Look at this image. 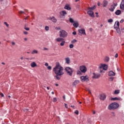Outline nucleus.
Here are the masks:
<instances>
[{"label": "nucleus", "mask_w": 124, "mask_h": 124, "mask_svg": "<svg viewBox=\"0 0 124 124\" xmlns=\"http://www.w3.org/2000/svg\"><path fill=\"white\" fill-rule=\"evenodd\" d=\"M53 71L56 74V75H59L62 76L63 75L64 73L63 72V67H62L60 63H57L55 67L53 68Z\"/></svg>", "instance_id": "obj_1"}, {"label": "nucleus", "mask_w": 124, "mask_h": 124, "mask_svg": "<svg viewBox=\"0 0 124 124\" xmlns=\"http://www.w3.org/2000/svg\"><path fill=\"white\" fill-rule=\"evenodd\" d=\"M120 107V105L117 103H112L110 104L108 107V110H115V109H118Z\"/></svg>", "instance_id": "obj_2"}, {"label": "nucleus", "mask_w": 124, "mask_h": 124, "mask_svg": "<svg viewBox=\"0 0 124 124\" xmlns=\"http://www.w3.org/2000/svg\"><path fill=\"white\" fill-rule=\"evenodd\" d=\"M68 33L66 31L64 30H61L59 31V36L60 37H62V38H65L68 36Z\"/></svg>", "instance_id": "obj_3"}, {"label": "nucleus", "mask_w": 124, "mask_h": 124, "mask_svg": "<svg viewBox=\"0 0 124 124\" xmlns=\"http://www.w3.org/2000/svg\"><path fill=\"white\" fill-rule=\"evenodd\" d=\"M100 73H102V71L101 69H103V70H107L108 68V66L105 64H101L99 66Z\"/></svg>", "instance_id": "obj_4"}, {"label": "nucleus", "mask_w": 124, "mask_h": 124, "mask_svg": "<svg viewBox=\"0 0 124 124\" xmlns=\"http://www.w3.org/2000/svg\"><path fill=\"white\" fill-rule=\"evenodd\" d=\"M65 70L67 72V74L70 76H72V73H73V70L69 67H66L65 68Z\"/></svg>", "instance_id": "obj_5"}, {"label": "nucleus", "mask_w": 124, "mask_h": 124, "mask_svg": "<svg viewBox=\"0 0 124 124\" xmlns=\"http://www.w3.org/2000/svg\"><path fill=\"white\" fill-rule=\"evenodd\" d=\"M79 70L82 73H86L87 72V67L85 65H82L79 67Z\"/></svg>", "instance_id": "obj_6"}, {"label": "nucleus", "mask_w": 124, "mask_h": 124, "mask_svg": "<svg viewBox=\"0 0 124 124\" xmlns=\"http://www.w3.org/2000/svg\"><path fill=\"white\" fill-rule=\"evenodd\" d=\"M80 79L82 82H88L89 77L88 76H81L80 77Z\"/></svg>", "instance_id": "obj_7"}, {"label": "nucleus", "mask_w": 124, "mask_h": 124, "mask_svg": "<svg viewBox=\"0 0 124 124\" xmlns=\"http://www.w3.org/2000/svg\"><path fill=\"white\" fill-rule=\"evenodd\" d=\"M79 35H82V34H84L86 35V32L85 29H80L78 30Z\"/></svg>", "instance_id": "obj_8"}, {"label": "nucleus", "mask_w": 124, "mask_h": 124, "mask_svg": "<svg viewBox=\"0 0 124 124\" xmlns=\"http://www.w3.org/2000/svg\"><path fill=\"white\" fill-rule=\"evenodd\" d=\"M118 5V3H113L111 7L110 8H109L110 11H111V12H113L114 11V9H115V7L117 6Z\"/></svg>", "instance_id": "obj_9"}, {"label": "nucleus", "mask_w": 124, "mask_h": 124, "mask_svg": "<svg viewBox=\"0 0 124 124\" xmlns=\"http://www.w3.org/2000/svg\"><path fill=\"white\" fill-rule=\"evenodd\" d=\"M87 14H88V15H89L90 17H92V18H94V14L93 13V12L88 11Z\"/></svg>", "instance_id": "obj_10"}, {"label": "nucleus", "mask_w": 124, "mask_h": 124, "mask_svg": "<svg viewBox=\"0 0 124 124\" xmlns=\"http://www.w3.org/2000/svg\"><path fill=\"white\" fill-rule=\"evenodd\" d=\"M99 77H100V74H95L94 73H93V78L98 79V78H99Z\"/></svg>", "instance_id": "obj_11"}, {"label": "nucleus", "mask_w": 124, "mask_h": 124, "mask_svg": "<svg viewBox=\"0 0 124 124\" xmlns=\"http://www.w3.org/2000/svg\"><path fill=\"white\" fill-rule=\"evenodd\" d=\"M120 9L124 11V0H122L120 5Z\"/></svg>", "instance_id": "obj_12"}, {"label": "nucleus", "mask_w": 124, "mask_h": 124, "mask_svg": "<svg viewBox=\"0 0 124 124\" xmlns=\"http://www.w3.org/2000/svg\"><path fill=\"white\" fill-rule=\"evenodd\" d=\"M60 14L61 15V17H62V16H65V15H66V14H67V13H66V12L65 11H62L60 12Z\"/></svg>", "instance_id": "obj_13"}, {"label": "nucleus", "mask_w": 124, "mask_h": 124, "mask_svg": "<svg viewBox=\"0 0 124 124\" xmlns=\"http://www.w3.org/2000/svg\"><path fill=\"white\" fill-rule=\"evenodd\" d=\"M73 26H74V28H78L79 27V22H78L77 21H75Z\"/></svg>", "instance_id": "obj_14"}, {"label": "nucleus", "mask_w": 124, "mask_h": 124, "mask_svg": "<svg viewBox=\"0 0 124 124\" xmlns=\"http://www.w3.org/2000/svg\"><path fill=\"white\" fill-rule=\"evenodd\" d=\"M64 8V9H66V10H71V7H70V5L68 4H66Z\"/></svg>", "instance_id": "obj_15"}, {"label": "nucleus", "mask_w": 124, "mask_h": 124, "mask_svg": "<svg viewBox=\"0 0 124 124\" xmlns=\"http://www.w3.org/2000/svg\"><path fill=\"white\" fill-rule=\"evenodd\" d=\"M120 27V22L119 21H116L115 23V24L114 25V29H117V28H119Z\"/></svg>", "instance_id": "obj_16"}, {"label": "nucleus", "mask_w": 124, "mask_h": 124, "mask_svg": "<svg viewBox=\"0 0 124 124\" xmlns=\"http://www.w3.org/2000/svg\"><path fill=\"white\" fill-rule=\"evenodd\" d=\"M65 63L67 64H69L70 63V58L69 57H67L65 58Z\"/></svg>", "instance_id": "obj_17"}, {"label": "nucleus", "mask_w": 124, "mask_h": 124, "mask_svg": "<svg viewBox=\"0 0 124 124\" xmlns=\"http://www.w3.org/2000/svg\"><path fill=\"white\" fill-rule=\"evenodd\" d=\"M108 76H115V75H116V74H115V73L112 71H110L108 72Z\"/></svg>", "instance_id": "obj_18"}, {"label": "nucleus", "mask_w": 124, "mask_h": 124, "mask_svg": "<svg viewBox=\"0 0 124 124\" xmlns=\"http://www.w3.org/2000/svg\"><path fill=\"white\" fill-rule=\"evenodd\" d=\"M96 7L95 6H93L92 7H88L87 8V10H88V11H93V10H94V9H95V8Z\"/></svg>", "instance_id": "obj_19"}, {"label": "nucleus", "mask_w": 124, "mask_h": 124, "mask_svg": "<svg viewBox=\"0 0 124 124\" xmlns=\"http://www.w3.org/2000/svg\"><path fill=\"white\" fill-rule=\"evenodd\" d=\"M111 100H113V101L118 100V101H120V100H122V99L121 98V97H114V98H111Z\"/></svg>", "instance_id": "obj_20"}, {"label": "nucleus", "mask_w": 124, "mask_h": 124, "mask_svg": "<svg viewBox=\"0 0 124 124\" xmlns=\"http://www.w3.org/2000/svg\"><path fill=\"white\" fill-rule=\"evenodd\" d=\"M63 40H64V39H63V38H62V37H59V38H57V39H56V41L57 42H61V41H63Z\"/></svg>", "instance_id": "obj_21"}, {"label": "nucleus", "mask_w": 124, "mask_h": 124, "mask_svg": "<svg viewBox=\"0 0 124 124\" xmlns=\"http://www.w3.org/2000/svg\"><path fill=\"white\" fill-rule=\"evenodd\" d=\"M49 19L53 23H57V19H56V18L55 17L53 16L52 17H50Z\"/></svg>", "instance_id": "obj_22"}, {"label": "nucleus", "mask_w": 124, "mask_h": 124, "mask_svg": "<svg viewBox=\"0 0 124 124\" xmlns=\"http://www.w3.org/2000/svg\"><path fill=\"white\" fill-rule=\"evenodd\" d=\"M105 98H106V95H105L104 94H102V95H100V99L101 100H104V99H105Z\"/></svg>", "instance_id": "obj_23"}, {"label": "nucleus", "mask_w": 124, "mask_h": 124, "mask_svg": "<svg viewBox=\"0 0 124 124\" xmlns=\"http://www.w3.org/2000/svg\"><path fill=\"white\" fill-rule=\"evenodd\" d=\"M31 67H35V66H37V65L36 64V63H35V62H33L31 63Z\"/></svg>", "instance_id": "obj_24"}, {"label": "nucleus", "mask_w": 124, "mask_h": 124, "mask_svg": "<svg viewBox=\"0 0 124 124\" xmlns=\"http://www.w3.org/2000/svg\"><path fill=\"white\" fill-rule=\"evenodd\" d=\"M108 4V1L106 0H104L103 4V7H106Z\"/></svg>", "instance_id": "obj_25"}, {"label": "nucleus", "mask_w": 124, "mask_h": 124, "mask_svg": "<svg viewBox=\"0 0 124 124\" xmlns=\"http://www.w3.org/2000/svg\"><path fill=\"white\" fill-rule=\"evenodd\" d=\"M122 13V12L120 10H118L115 12L116 15H120Z\"/></svg>", "instance_id": "obj_26"}, {"label": "nucleus", "mask_w": 124, "mask_h": 124, "mask_svg": "<svg viewBox=\"0 0 124 124\" xmlns=\"http://www.w3.org/2000/svg\"><path fill=\"white\" fill-rule=\"evenodd\" d=\"M27 27H28V24H25L24 25V30H25L26 31H30V28Z\"/></svg>", "instance_id": "obj_27"}, {"label": "nucleus", "mask_w": 124, "mask_h": 124, "mask_svg": "<svg viewBox=\"0 0 124 124\" xmlns=\"http://www.w3.org/2000/svg\"><path fill=\"white\" fill-rule=\"evenodd\" d=\"M115 30H116V31L118 33H121V29L120 28L117 27V28H115Z\"/></svg>", "instance_id": "obj_28"}, {"label": "nucleus", "mask_w": 124, "mask_h": 124, "mask_svg": "<svg viewBox=\"0 0 124 124\" xmlns=\"http://www.w3.org/2000/svg\"><path fill=\"white\" fill-rule=\"evenodd\" d=\"M119 93H120V90H116L114 91V94H119Z\"/></svg>", "instance_id": "obj_29"}, {"label": "nucleus", "mask_w": 124, "mask_h": 124, "mask_svg": "<svg viewBox=\"0 0 124 124\" xmlns=\"http://www.w3.org/2000/svg\"><path fill=\"white\" fill-rule=\"evenodd\" d=\"M110 61V58L108 57H106L105 58V62H108Z\"/></svg>", "instance_id": "obj_30"}, {"label": "nucleus", "mask_w": 124, "mask_h": 124, "mask_svg": "<svg viewBox=\"0 0 124 124\" xmlns=\"http://www.w3.org/2000/svg\"><path fill=\"white\" fill-rule=\"evenodd\" d=\"M79 80H75L73 83V86H76L77 84H79Z\"/></svg>", "instance_id": "obj_31"}, {"label": "nucleus", "mask_w": 124, "mask_h": 124, "mask_svg": "<svg viewBox=\"0 0 124 124\" xmlns=\"http://www.w3.org/2000/svg\"><path fill=\"white\" fill-rule=\"evenodd\" d=\"M64 44H65V41L64 40L62 41V42L60 43V45L61 46H64Z\"/></svg>", "instance_id": "obj_32"}, {"label": "nucleus", "mask_w": 124, "mask_h": 124, "mask_svg": "<svg viewBox=\"0 0 124 124\" xmlns=\"http://www.w3.org/2000/svg\"><path fill=\"white\" fill-rule=\"evenodd\" d=\"M69 21L70 23H74V22H75V21H74V20L72 18H70L69 19Z\"/></svg>", "instance_id": "obj_33"}, {"label": "nucleus", "mask_w": 124, "mask_h": 124, "mask_svg": "<svg viewBox=\"0 0 124 124\" xmlns=\"http://www.w3.org/2000/svg\"><path fill=\"white\" fill-rule=\"evenodd\" d=\"M37 53H38V51L36 50H33L32 52H31V54H37Z\"/></svg>", "instance_id": "obj_34"}, {"label": "nucleus", "mask_w": 124, "mask_h": 124, "mask_svg": "<svg viewBox=\"0 0 124 124\" xmlns=\"http://www.w3.org/2000/svg\"><path fill=\"white\" fill-rule=\"evenodd\" d=\"M55 77L57 80H60V79H61V76L59 75H57Z\"/></svg>", "instance_id": "obj_35"}, {"label": "nucleus", "mask_w": 124, "mask_h": 124, "mask_svg": "<svg viewBox=\"0 0 124 124\" xmlns=\"http://www.w3.org/2000/svg\"><path fill=\"white\" fill-rule=\"evenodd\" d=\"M111 117H115V116H116V114H115V112H112L111 113Z\"/></svg>", "instance_id": "obj_36"}, {"label": "nucleus", "mask_w": 124, "mask_h": 124, "mask_svg": "<svg viewBox=\"0 0 124 124\" xmlns=\"http://www.w3.org/2000/svg\"><path fill=\"white\" fill-rule=\"evenodd\" d=\"M4 25H5V26H6L7 28H9V24H7V22H4Z\"/></svg>", "instance_id": "obj_37"}, {"label": "nucleus", "mask_w": 124, "mask_h": 124, "mask_svg": "<svg viewBox=\"0 0 124 124\" xmlns=\"http://www.w3.org/2000/svg\"><path fill=\"white\" fill-rule=\"evenodd\" d=\"M74 47V45H73V44H70L69 45V48H70L71 49H72V48Z\"/></svg>", "instance_id": "obj_38"}, {"label": "nucleus", "mask_w": 124, "mask_h": 124, "mask_svg": "<svg viewBox=\"0 0 124 124\" xmlns=\"http://www.w3.org/2000/svg\"><path fill=\"white\" fill-rule=\"evenodd\" d=\"M77 41V40H76V39H74L73 41H71V43L74 44V43H76Z\"/></svg>", "instance_id": "obj_39"}, {"label": "nucleus", "mask_w": 124, "mask_h": 124, "mask_svg": "<svg viewBox=\"0 0 124 124\" xmlns=\"http://www.w3.org/2000/svg\"><path fill=\"white\" fill-rule=\"evenodd\" d=\"M108 23H112V22H113V19H108Z\"/></svg>", "instance_id": "obj_40"}, {"label": "nucleus", "mask_w": 124, "mask_h": 124, "mask_svg": "<svg viewBox=\"0 0 124 124\" xmlns=\"http://www.w3.org/2000/svg\"><path fill=\"white\" fill-rule=\"evenodd\" d=\"M45 29L46 31H49V27L48 26H46Z\"/></svg>", "instance_id": "obj_41"}, {"label": "nucleus", "mask_w": 124, "mask_h": 124, "mask_svg": "<svg viewBox=\"0 0 124 124\" xmlns=\"http://www.w3.org/2000/svg\"><path fill=\"white\" fill-rule=\"evenodd\" d=\"M81 72H81V71H79V70H78V71H77V74H78V75H80L81 74Z\"/></svg>", "instance_id": "obj_42"}, {"label": "nucleus", "mask_w": 124, "mask_h": 124, "mask_svg": "<svg viewBox=\"0 0 124 124\" xmlns=\"http://www.w3.org/2000/svg\"><path fill=\"white\" fill-rule=\"evenodd\" d=\"M75 114H76V115H79V111L77 110L75 111Z\"/></svg>", "instance_id": "obj_43"}, {"label": "nucleus", "mask_w": 124, "mask_h": 124, "mask_svg": "<svg viewBox=\"0 0 124 124\" xmlns=\"http://www.w3.org/2000/svg\"><path fill=\"white\" fill-rule=\"evenodd\" d=\"M47 69L48 70H51L52 69V67H51V66H47Z\"/></svg>", "instance_id": "obj_44"}, {"label": "nucleus", "mask_w": 124, "mask_h": 124, "mask_svg": "<svg viewBox=\"0 0 124 124\" xmlns=\"http://www.w3.org/2000/svg\"><path fill=\"white\" fill-rule=\"evenodd\" d=\"M53 101V102H57V98H54Z\"/></svg>", "instance_id": "obj_45"}, {"label": "nucleus", "mask_w": 124, "mask_h": 124, "mask_svg": "<svg viewBox=\"0 0 124 124\" xmlns=\"http://www.w3.org/2000/svg\"><path fill=\"white\" fill-rule=\"evenodd\" d=\"M55 30H56L57 31H61V28H60V27H56V28H55Z\"/></svg>", "instance_id": "obj_46"}, {"label": "nucleus", "mask_w": 124, "mask_h": 124, "mask_svg": "<svg viewBox=\"0 0 124 124\" xmlns=\"http://www.w3.org/2000/svg\"><path fill=\"white\" fill-rule=\"evenodd\" d=\"M24 13H25L24 11H20L19 12V14H24Z\"/></svg>", "instance_id": "obj_47"}, {"label": "nucleus", "mask_w": 124, "mask_h": 124, "mask_svg": "<svg viewBox=\"0 0 124 124\" xmlns=\"http://www.w3.org/2000/svg\"><path fill=\"white\" fill-rule=\"evenodd\" d=\"M23 33H24V34L27 35V34H28L29 33H28V31H23Z\"/></svg>", "instance_id": "obj_48"}, {"label": "nucleus", "mask_w": 124, "mask_h": 124, "mask_svg": "<svg viewBox=\"0 0 124 124\" xmlns=\"http://www.w3.org/2000/svg\"><path fill=\"white\" fill-rule=\"evenodd\" d=\"M113 80H114V78L111 77L109 78V81H113Z\"/></svg>", "instance_id": "obj_49"}, {"label": "nucleus", "mask_w": 124, "mask_h": 124, "mask_svg": "<svg viewBox=\"0 0 124 124\" xmlns=\"http://www.w3.org/2000/svg\"><path fill=\"white\" fill-rule=\"evenodd\" d=\"M0 95H1V96L2 97H3V96H4V95L3 93H0Z\"/></svg>", "instance_id": "obj_50"}, {"label": "nucleus", "mask_w": 124, "mask_h": 124, "mask_svg": "<svg viewBox=\"0 0 124 124\" xmlns=\"http://www.w3.org/2000/svg\"><path fill=\"white\" fill-rule=\"evenodd\" d=\"M119 56V55L118 54V53H116L115 55V58H118V56Z\"/></svg>", "instance_id": "obj_51"}, {"label": "nucleus", "mask_w": 124, "mask_h": 124, "mask_svg": "<svg viewBox=\"0 0 124 124\" xmlns=\"http://www.w3.org/2000/svg\"><path fill=\"white\" fill-rule=\"evenodd\" d=\"M73 34L74 35H76V31H74V32H73Z\"/></svg>", "instance_id": "obj_52"}, {"label": "nucleus", "mask_w": 124, "mask_h": 124, "mask_svg": "<svg viewBox=\"0 0 124 124\" xmlns=\"http://www.w3.org/2000/svg\"><path fill=\"white\" fill-rule=\"evenodd\" d=\"M45 65L46 66H48V63L46 62V63L45 64Z\"/></svg>", "instance_id": "obj_53"}, {"label": "nucleus", "mask_w": 124, "mask_h": 124, "mask_svg": "<svg viewBox=\"0 0 124 124\" xmlns=\"http://www.w3.org/2000/svg\"><path fill=\"white\" fill-rule=\"evenodd\" d=\"M24 41H27V40H28V38H24Z\"/></svg>", "instance_id": "obj_54"}, {"label": "nucleus", "mask_w": 124, "mask_h": 124, "mask_svg": "<svg viewBox=\"0 0 124 124\" xmlns=\"http://www.w3.org/2000/svg\"><path fill=\"white\" fill-rule=\"evenodd\" d=\"M12 45H15V42H12Z\"/></svg>", "instance_id": "obj_55"}, {"label": "nucleus", "mask_w": 124, "mask_h": 124, "mask_svg": "<svg viewBox=\"0 0 124 124\" xmlns=\"http://www.w3.org/2000/svg\"><path fill=\"white\" fill-rule=\"evenodd\" d=\"M97 5H98V6H100V3L99 2H98Z\"/></svg>", "instance_id": "obj_56"}, {"label": "nucleus", "mask_w": 124, "mask_h": 124, "mask_svg": "<svg viewBox=\"0 0 124 124\" xmlns=\"http://www.w3.org/2000/svg\"><path fill=\"white\" fill-rule=\"evenodd\" d=\"M120 23H124V19H122V20L120 21Z\"/></svg>", "instance_id": "obj_57"}, {"label": "nucleus", "mask_w": 124, "mask_h": 124, "mask_svg": "<svg viewBox=\"0 0 124 124\" xmlns=\"http://www.w3.org/2000/svg\"><path fill=\"white\" fill-rule=\"evenodd\" d=\"M29 16H27L25 18V20H27L29 18Z\"/></svg>", "instance_id": "obj_58"}, {"label": "nucleus", "mask_w": 124, "mask_h": 124, "mask_svg": "<svg viewBox=\"0 0 124 124\" xmlns=\"http://www.w3.org/2000/svg\"><path fill=\"white\" fill-rule=\"evenodd\" d=\"M121 31H122V32H124V29H122Z\"/></svg>", "instance_id": "obj_59"}, {"label": "nucleus", "mask_w": 124, "mask_h": 124, "mask_svg": "<svg viewBox=\"0 0 124 124\" xmlns=\"http://www.w3.org/2000/svg\"><path fill=\"white\" fill-rule=\"evenodd\" d=\"M65 107L66 108H67V105H66V104H65Z\"/></svg>", "instance_id": "obj_60"}, {"label": "nucleus", "mask_w": 124, "mask_h": 124, "mask_svg": "<svg viewBox=\"0 0 124 124\" xmlns=\"http://www.w3.org/2000/svg\"><path fill=\"white\" fill-rule=\"evenodd\" d=\"M1 64H3V65H5V63L3 62L1 63Z\"/></svg>", "instance_id": "obj_61"}, {"label": "nucleus", "mask_w": 124, "mask_h": 124, "mask_svg": "<svg viewBox=\"0 0 124 124\" xmlns=\"http://www.w3.org/2000/svg\"><path fill=\"white\" fill-rule=\"evenodd\" d=\"M117 70H118V71H120V68H117Z\"/></svg>", "instance_id": "obj_62"}, {"label": "nucleus", "mask_w": 124, "mask_h": 124, "mask_svg": "<svg viewBox=\"0 0 124 124\" xmlns=\"http://www.w3.org/2000/svg\"><path fill=\"white\" fill-rule=\"evenodd\" d=\"M93 114L94 115V114H95V111H93Z\"/></svg>", "instance_id": "obj_63"}, {"label": "nucleus", "mask_w": 124, "mask_h": 124, "mask_svg": "<svg viewBox=\"0 0 124 124\" xmlns=\"http://www.w3.org/2000/svg\"><path fill=\"white\" fill-rule=\"evenodd\" d=\"M51 93H52V94H54L55 93H54V92H52Z\"/></svg>", "instance_id": "obj_64"}]
</instances>
